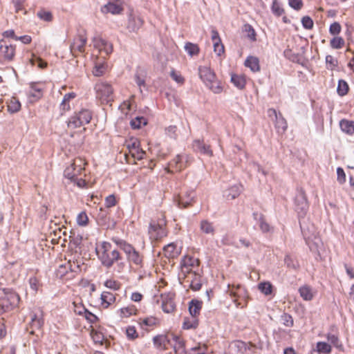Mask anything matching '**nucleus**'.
I'll return each mask as SVG.
<instances>
[{
    "label": "nucleus",
    "instance_id": "1",
    "mask_svg": "<svg viewBox=\"0 0 354 354\" xmlns=\"http://www.w3.org/2000/svg\"><path fill=\"white\" fill-rule=\"evenodd\" d=\"M86 161L84 158L77 157L64 170V176L71 182H74L79 187H84L86 185V181L81 177L84 171Z\"/></svg>",
    "mask_w": 354,
    "mask_h": 354
},
{
    "label": "nucleus",
    "instance_id": "2",
    "mask_svg": "<svg viewBox=\"0 0 354 354\" xmlns=\"http://www.w3.org/2000/svg\"><path fill=\"white\" fill-rule=\"evenodd\" d=\"M95 251L102 264L107 268L113 267V261L120 254L117 250L112 249L111 244L106 241L97 243Z\"/></svg>",
    "mask_w": 354,
    "mask_h": 354
},
{
    "label": "nucleus",
    "instance_id": "3",
    "mask_svg": "<svg viewBox=\"0 0 354 354\" xmlns=\"http://www.w3.org/2000/svg\"><path fill=\"white\" fill-rule=\"evenodd\" d=\"M95 97L101 104H109L113 101V88L107 82L99 81L94 86Z\"/></svg>",
    "mask_w": 354,
    "mask_h": 354
},
{
    "label": "nucleus",
    "instance_id": "4",
    "mask_svg": "<svg viewBox=\"0 0 354 354\" xmlns=\"http://www.w3.org/2000/svg\"><path fill=\"white\" fill-rule=\"evenodd\" d=\"M227 292L232 297H234V303L236 308H243L246 306V304H242L238 301L239 299L247 300L248 298V293L244 287L241 285H228Z\"/></svg>",
    "mask_w": 354,
    "mask_h": 354
},
{
    "label": "nucleus",
    "instance_id": "5",
    "mask_svg": "<svg viewBox=\"0 0 354 354\" xmlns=\"http://www.w3.org/2000/svg\"><path fill=\"white\" fill-rule=\"evenodd\" d=\"M20 301L19 295L15 292H8L0 299V313L17 307Z\"/></svg>",
    "mask_w": 354,
    "mask_h": 354
},
{
    "label": "nucleus",
    "instance_id": "6",
    "mask_svg": "<svg viewBox=\"0 0 354 354\" xmlns=\"http://www.w3.org/2000/svg\"><path fill=\"white\" fill-rule=\"evenodd\" d=\"M190 161V157L187 154H179L177 155L169 164L168 171L174 172L180 171L185 168L189 162Z\"/></svg>",
    "mask_w": 354,
    "mask_h": 354
},
{
    "label": "nucleus",
    "instance_id": "7",
    "mask_svg": "<svg viewBox=\"0 0 354 354\" xmlns=\"http://www.w3.org/2000/svg\"><path fill=\"white\" fill-rule=\"evenodd\" d=\"M120 248L124 252L128 260L131 263L138 266H142V257L134 249L133 246L128 243H123L121 244Z\"/></svg>",
    "mask_w": 354,
    "mask_h": 354
},
{
    "label": "nucleus",
    "instance_id": "8",
    "mask_svg": "<svg viewBox=\"0 0 354 354\" xmlns=\"http://www.w3.org/2000/svg\"><path fill=\"white\" fill-rule=\"evenodd\" d=\"M67 235L66 228L62 229L55 225V229L50 232L48 239L53 244L61 243L63 245L67 241Z\"/></svg>",
    "mask_w": 354,
    "mask_h": 354
},
{
    "label": "nucleus",
    "instance_id": "9",
    "mask_svg": "<svg viewBox=\"0 0 354 354\" xmlns=\"http://www.w3.org/2000/svg\"><path fill=\"white\" fill-rule=\"evenodd\" d=\"M199 261L196 258L190 256H185L181 262V272L187 274L198 270Z\"/></svg>",
    "mask_w": 354,
    "mask_h": 354
},
{
    "label": "nucleus",
    "instance_id": "10",
    "mask_svg": "<svg viewBox=\"0 0 354 354\" xmlns=\"http://www.w3.org/2000/svg\"><path fill=\"white\" fill-rule=\"evenodd\" d=\"M165 222L161 221L160 223H156L153 221L150 223L149 228V234L150 238L153 240H157L166 235L165 229Z\"/></svg>",
    "mask_w": 354,
    "mask_h": 354
},
{
    "label": "nucleus",
    "instance_id": "11",
    "mask_svg": "<svg viewBox=\"0 0 354 354\" xmlns=\"http://www.w3.org/2000/svg\"><path fill=\"white\" fill-rule=\"evenodd\" d=\"M15 54V46L4 41H0V62L12 59Z\"/></svg>",
    "mask_w": 354,
    "mask_h": 354
},
{
    "label": "nucleus",
    "instance_id": "12",
    "mask_svg": "<svg viewBox=\"0 0 354 354\" xmlns=\"http://www.w3.org/2000/svg\"><path fill=\"white\" fill-rule=\"evenodd\" d=\"M127 147L130 155L136 160H141L144 158L145 152L140 148V142L132 138L127 142Z\"/></svg>",
    "mask_w": 354,
    "mask_h": 354
},
{
    "label": "nucleus",
    "instance_id": "13",
    "mask_svg": "<svg viewBox=\"0 0 354 354\" xmlns=\"http://www.w3.org/2000/svg\"><path fill=\"white\" fill-rule=\"evenodd\" d=\"M137 323L141 329L145 330H150L156 327H158L160 324V319L155 316H147L144 317H140L137 320Z\"/></svg>",
    "mask_w": 354,
    "mask_h": 354
},
{
    "label": "nucleus",
    "instance_id": "14",
    "mask_svg": "<svg viewBox=\"0 0 354 354\" xmlns=\"http://www.w3.org/2000/svg\"><path fill=\"white\" fill-rule=\"evenodd\" d=\"M73 310L77 315L83 316L88 322L94 324L97 321V317L86 309L80 301H75L73 303Z\"/></svg>",
    "mask_w": 354,
    "mask_h": 354
},
{
    "label": "nucleus",
    "instance_id": "15",
    "mask_svg": "<svg viewBox=\"0 0 354 354\" xmlns=\"http://www.w3.org/2000/svg\"><path fill=\"white\" fill-rule=\"evenodd\" d=\"M93 43L94 48L102 55V58L109 55L113 50L112 45L101 37H95Z\"/></svg>",
    "mask_w": 354,
    "mask_h": 354
},
{
    "label": "nucleus",
    "instance_id": "16",
    "mask_svg": "<svg viewBox=\"0 0 354 354\" xmlns=\"http://www.w3.org/2000/svg\"><path fill=\"white\" fill-rule=\"evenodd\" d=\"M295 210L299 217H303L306 215L308 209V204L305 195L303 193H299L295 198Z\"/></svg>",
    "mask_w": 354,
    "mask_h": 354
},
{
    "label": "nucleus",
    "instance_id": "17",
    "mask_svg": "<svg viewBox=\"0 0 354 354\" xmlns=\"http://www.w3.org/2000/svg\"><path fill=\"white\" fill-rule=\"evenodd\" d=\"M162 309L166 313H171L175 310V303L174 301V295L173 293H167L161 295Z\"/></svg>",
    "mask_w": 354,
    "mask_h": 354
},
{
    "label": "nucleus",
    "instance_id": "18",
    "mask_svg": "<svg viewBox=\"0 0 354 354\" xmlns=\"http://www.w3.org/2000/svg\"><path fill=\"white\" fill-rule=\"evenodd\" d=\"M122 11L123 6L120 1L109 2L101 8V12L103 14L120 15Z\"/></svg>",
    "mask_w": 354,
    "mask_h": 354
},
{
    "label": "nucleus",
    "instance_id": "19",
    "mask_svg": "<svg viewBox=\"0 0 354 354\" xmlns=\"http://www.w3.org/2000/svg\"><path fill=\"white\" fill-rule=\"evenodd\" d=\"M185 282L189 284L190 288L193 290H198L201 288V276L196 271L185 274Z\"/></svg>",
    "mask_w": 354,
    "mask_h": 354
},
{
    "label": "nucleus",
    "instance_id": "20",
    "mask_svg": "<svg viewBox=\"0 0 354 354\" xmlns=\"http://www.w3.org/2000/svg\"><path fill=\"white\" fill-rule=\"evenodd\" d=\"M199 76L205 84L212 82L216 77L214 71L207 66H200L198 68Z\"/></svg>",
    "mask_w": 354,
    "mask_h": 354
},
{
    "label": "nucleus",
    "instance_id": "21",
    "mask_svg": "<svg viewBox=\"0 0 354 354\" xmlns=\"http://www.w3.org/2000/svg\"><path fill=\"white\" fill-rule=\"evenodd\" d=\"M86 39L82 36L79 35L75 38L73 44L71 46V50L73 54L76 53H82L84 50Z\"/></svg>",
    "mask_w": 354,
    "mask_h": 354
},
{
    "label": "nucleus",
    "instance_id": "22",
    "mask_svg": "<svg viewBox=\"0 0 354 354\" xmlns=\"http://www.w3.org/2000/svg\"><path fill=\"white\" fill-rule=\"evenodd\" d=\"M108 65L104 61V58L97 57L95 61V66L93 70V74L96 77L103 75L107 71Z\"/></svg>",
    "mask_w": 354,
    "mask_h": 354
},
{
    "label": "nucleus",
    "instance_id": "23",
    "mask_svg": "<svg viewBox=\"0 0 354 354\" xmlns=\"http://www.w3.org/2000/svg\"><path fill=\"white\" fill-rule=\"evenodd\" d=\"M243 190V187L240 184H234L223 192V196L227 200H234L238 197Z\"/></svg>",
    "mask_w": 354,
    "mask_h": 354
},
{
    "label": "nucleus",
    "instance_id": "24",
    "mask_svg": "<svg viewBox=\"0 0 354 354\" xmlns=\"http://www.w3.org/2000/svg\"><path fill=\"white\" fill-rule=\"evenodd\" d=\"M154 346L159 350H167V345L170 344L169 337L165 335H158L153 338Z\"/></svg>",
    "mask_w": 354,
    "mask_h": 354
},
{
    "label": "nucleus",
    "instance_id": "25",
    "mask_svg": "<svg viewBox=\"0 0 354 354\" xmlns=\"http://www.w3.org/2000/svg\"><path fill=\"white\" fill-rule=\"evenodd\" d=\"M43 95L42 88L38 84L32 83L30 84V90L28 93L29 100L34 102L40 99Z\"/></svg>",
    "mask_w": 354,
    "mask_h": 354
},
{
    "label": "nucleus",
    "instance_id": "26",
    "mask_svg": "<svg viewBox=\"0 0 354 354\" xmlns=\"http://www.w3.org/2000/svg\"><path fill=\"white\" fill-rule=\"evenodd\" d=\"M193 149L195 151L208 156H212V151L209 146L205 145L203 141L199 140H195L193 143Z\"/></svg>",
    "mask_w": 354,
    "mask_h": 354
},
{
    "label": "nucleus",
    "instance_id": "27",
    "mask_svg": "<svg viewBox=\"0 0 354 354\" xmlns=\"http://www.w3.org/2000/svg\"><path fill=\"white\" fill-rule=\"evenodd\" d=\"M299 292L301 297L305 301H311L316 294V291L308 285L301 286L299 288Z\"/></svg>",
    "mask_w": 354,
    "mask_h": 354
},
{
    "label": "nucleus",
    "instance_id": "28",
    "mask_svg": "<svg viewBox=\"0 0 354 354\" xmlns=\"http://www.w3.org/2000/svg\"><path fill=\"white\" fill-rule=\"evenodd\" d=\"M143 21L139 16L131 15L129 19L127 28L130 32H136L141 28Z\"/></svg>",
    "mask_w": 354,
    "mask_h": 354
},
{
    "label": "nucleus",
    "instance_id": "29",
    "mask_svg": "<svg viewBox=\"0 0 354 354\" xmlns=\"http://www.w3.org/2000/svg\"><path fill=\"white\" fill-rule=\"evenodd\" d=\"M138 309L134 305H129L121 308L117 311V314L120 318H128L137 314Z\"/></svg>",
    "mask_w": 354,
    "mask_h": 354
},
{
    "label": "nucleus",
    "instance_id": "30",
    "mask_svg": "<svg viewBox=\"0 0 354 354\" xmlns=\"http://www.w3.org/2000/svg\"><path fill=\"white\" fill-rule=\"evenodd\" d=\"M180 252V249L174 243H171L163 248V253L167 258H174L177 257Z\"/></svg>",
    "mask_w": 354,
    "mask_h": 354
},
{
    "label": "nucleus",
    "instance_id": "31",
    "mask_svg": "<svg viewBox=\"0 0 354 354\" xmlns=\"http://www.w3.org/2000/svg\"><path fill=\"white\" fill-rule=\"evenodd\" d=\"M331 345L324 342H318L316 346L313 348L311 354L317 353L318 354H329L331 352Z\"/></svg>",
    "mask_w": 354,
    "mask_h": 354
},
{
    "label": "nucleus",
    "instance_id": "32",
    "mask_svg": "<svg viewBox=\"0 0 354 354\" xmlns=\"http://www.w3.org/2000/svg\"><path fill=\"white\" fill-rule=\"evenodd\" d=\"M203 302L197 299H192L189 304V311L192 317H196L201 312Z\"/></svg>",
    "mask_w": 354,
    "mask_h": 354
},
{
    "label": "nucleus",
    "instance_id": "33",
    "mask_svg": "<svg viewBox=\"0 0 354 354\" xmlns=\"http://www.w3.org/2000/svg\"><path fill=\"white\" fill-rule=\"evenodd\" d=\"M101 305L104 308H107L115 301V296L110 292H103L101 295Z\"/></svg>",
    "mask_w": 354,
    "mask_h": 354
},
{
    "label": "nucleus",
    "instance_id": "34",
    "mask_svg": "<svg viewBox=\"0 0 354 354\" xmlns=\"http://www.w3.org/2000/svg\"><path fill=\"white\" fill-rule=\"evenodd\" d=\"M114 272L120 274L124 272L127 268V263L124 258L120 254L116 260L113 261Z\"/></svg>",
    "mask_w": 354,
    "mask_h": 354
},
{
    "label": "nucleus",
    "instance_id": "35",
    "mask_svg": "<svg viewBox=\"0 0 354 354\" xmlns=\"http://www.w3.org/2000/svg\"><path fill=\"white\" fill-rule=\"evenodd\" d=\"M245 66L249 68L252 72H257L260 70L259 60L254 56L248 57L245 61Z\"/></svg>",
    "mask_w": 354,
    "mask_h": 354
},
{
    "label": "nucleus",
    "instance_id": "36",
    "mask_svg": "<svg viewBox=\"0 0 354 354\" xmlns=\"http://www.w3.org/2000/svg\"><path fill=\"white\" fill-rule=\"evenodd\" d=\"M195 194L194 191L186 192L180 196L179 205L183 207H187L192 203Z\"/></svg>",
    "mask_w": 354,
    "mask_h": 354
},
{
    "label": "nucleus",
    "instance_id": "37",
    "mask_svg": "<svg viewBox=\"0 0 354 354\" xmlns=\"http://www.w3.org/2000/svg\"><path fill=\"white\" fill-rule=\"evenodd\" d=\"M306 243L309 245L310 250L314 252L319 253L323 246V243L321 239L316 236H315L313 240H310L308 237L306 240Z\"/></svg>",
    "mask_w": 354,
    "mask_h": 354
},
{
    "label": "nucleus",
    "instance_id": "38",
    "mask_svg": "<svg viewBox=\"0 0 354 354\" xmlns=\"http://www.w3.org/2000/svg\"><path fill=\"white\" fill-rule=\"evenodd\" d=\"M274 122L278 133L282 134L286 131L288 127L286 120L280 113L278 118Z\"/></svg>",
    "mask_w": 354,
    "mask_h": 354
},
{
    "label": "nucleus",
    "instance_id": "39",
    "mask_svg": "<svg viewBox=\"0 0 354 354\" xmlns=\"http://www.w3.org/2000/svg\"><path fill=\"white\" fill-rule=\"evenodd\" d=\"M341 130L348 135L354 133V121L342 120L339 122Z\"/></svg>",
    "mask_w": 354,
    "mask_h": 354
},
{
    "label": "nucleus",
    "instance_id": "40",
    "mask_svg": "<svg viewBox=\"0 0 354 354\" xmlns=\"http://www.w3.org/2000/svg\"><path fill=\"white\" fill-rule=\"evenodd\" d=\"M75 115L79 120L78 124H82L83 126L89 123L92 118L91 111L87 109H83Z\"/></svg>",
    "mask_w": 354,
    "mask_h": 354
},
{
    "label": "nucleus",
    "instance_id": "41",
    "mask_svg": "<svg viewBox=\"0 0 354 354\" xmlns=\"http://www.w3.org/2000/svg\"><path fill=\"white\" fill-rule=\"evenodd\" d=\"M43 324V312L41 310H38L32 317L31 326L35 328H41Z\"/></svg>",
    "mask_w": 354,
    "mask_h": 354
},
{
    "label": "nucleus",
    "instance_id": "42",
    "mask_svg": "<svg viewBox=\"0 0 354 354\" xmlns=\"http://www.w3.org/2000/svg\"><path fill=\"white\" fill-rule=\"evenodd\" d=\"M232 83L239 89H242L245 86V77L242 75L232 74L231 75Z\"/></svg>",
    "mask_w": 354,
    "mask_h": 354
},
{
    "label": "nucleus",
    "instance_id": "43",
    "mask_svg": "<svg viewBox=\"0 0 354 354\" xmlns=\"http://www.w3.org/2000/svg\"><path fill=\"white\" fill-rule=\"evenodd\" d=\"M7 104L8 111L11 113H17L21 109V103L15 97H12Z\"/></svg>",
    "mask_w": 354,
    "mask_h": 354
},
{
    "label": "nucleus",
    "instance_id": "44",
    "mask_svg": "<svg viewBox=\"0 0 354 354\" xmlns=\"http://www.w3.org/2000/svg\"><path fill=\"white\" fill-rule=\"evenodd\" d=\"M133 97H134L132 96L130 100L123 102V103L121 104L120 106V109L121 110L122 113L125 115H129L131 111L135 109V106L133 104Z\"/></svg>",
    "mask_w": 354,
    "mask_h": 354
},
{
    "label": "nucleus",
    "instance_id": "45",
    "mask_svg": "<svg viewBox=\"0 0 354 354\" xmlns=\"http://www.w3.org/2000/svg\"><path fill=\"white\" fill-rule=\"evenodd\" d=\"M200 229L203 233L210 235H213L215 231L213 223L207 220L201 221L200 223Z\"/></svg>",
    "mask_w": 354,
    "mask_h": 354
},
{
    "label": "nucleus",
    "instance_id": "46",
    "mask_svg": "<svg viewBox=\"0 0 354 354\" xmlns=\"http://www.w3.org/2000/svg\"><path fill=\"white\" fill-rule=\"evenodd\" d=\"M206 86H207L213 93H221L223 90V87L222 86L221 82L217 80L216 77L214 78V80H212V82H208L207 84H205Z\"/></svg>",
    "mask_w": 354,
    "mask_h": 354
},
{
    "label": "nucleus",
    "instance_id": "47",
    "mask_svg": "<svg viewBox=\"0 0 354 354\" xmlns=\"http://www.w3.org/2000/svg\"><path fill=\"white\" fill-rule=\"evenodd\" d=\"M92 329L91 331V336L93 339L94 342L96 344H102L104 340V335L102 330L95 328L93 326H91Z\"/></svg>",
    "mask_w": 354,
    "mask_h": 354
},
{
    "label": "nucleus",
    "instance_id": "48",
    "mask_svg": "<svg viewBox=\"0 0 354 354\" xmlns=\"http://www.w3.org/2000/svg\"><path fill=\"white\" fill-rule=\"evenodd\" d=\"M29 63L31 64V66L37 65L39 68H44L47 66L46 62L34 54L31 55V57L29 59Z\"/></svg>",
    "mask_w": 354,
    "mask_h": 354
},
{
    "label": "nucleus",
    "instance_id": "49",
    "mask_svg": "<svg viewBox=\"0 0 354 354\" xmlns=\"http://www.w3.org/2000/svg\"><path fill=\"white\" fill-rule=\"evenodd\" d=\"M185 50L190 56L197 55L200 50L197 44L191 42L185 44Z\"/></svg>",
    "mask_w": 354,
    "mask_h": 354
},
{
    "label": "nucleus",
    "instance_id": "50",
    "mask_svg": "<svg viewBox=\"0 0 354 354\" xmlns=\"http://www.w3.org/2000/svg\"><path fill=\"white\" fill-rule=\"evenodd\" d=\"M344 44V39L341 37H334L330 41V46L333 49H340Z\"/></svg>",
    "mask_w": 354,
    "mask_h": 354
},
{
    "label": "nucleus",
    "instance_id": "51",
    "mask_svg": "<svg viewBox=\"0 0 354 354\" xmlns=\"http://www.w3.org/2000/svg\"><path fill=\"white\" fill-rule=\"evenodd\" d=\"M133 129H140L147 124V120L144 117H136L133 119L131 122Z\"/></svg>",
    "mask_w": 354,
    "mask_h": 354
},
{
    "label": "nucleus",
    "instance_id": "52",
    "mask_svg": "<svg viewBox=\"0 0 354 354\" xmlns=\"http://www.w3.org/2000/svg\"><path fill=\"white\" fill-rule=\"evenodd\" d=\"M77 118V116L74 114L68 119L67 122V127L70 130L80 128L82 126H83L82 124H78L79 120Z\"/></svg>",
    "mask_w": 354,
    "mask_h": 354
},
{
    "label": "nucleus",
    "instance_id": "53",
    "mask_svg": "<svg viewBox=\"0 0 354 354\" xmlns=\"http://www.w3.org/2000/svg\"><path fill=\"white\" fill-rule=\"evenodd\" d=\"M198 326V321L196 317H192V318H185L183 322L184 329H192L195 328Z\"/></svg>",
    "mask_w": 354,
    "mask_h": 354
},
{
    "label": "nucleus",
    "instance_id": "54",
    "mask_svg": "<svg viewBox=\"0 0 354 354\" xmlns=\"http://www.w3.org/2000/svg\"><path fill=\"white\" fill-rule=\"evenodd\" d=\"M259 290L266 295L272 293V286L270 282H261L258 286Z\"/></svg>",
    "mask_w": 354,
    "mask_h": 354
},
{
    "label": "nucleus",
    "instance_id": "55",
    "mask_svg": "<svg viewBox=\"0 0 354 354\" xmlns=\"http://www.w3.org/2000/svg\"><path fill=\"white\" fill-rule=\"evenodd\" d=\"M337 93L339 95L344 96L345 95L348 91V86L346 82L344 80H339L338 86H337Z\"/></svg>",
    "mask_w": 354,
    "mask_h": 354
},
{
    "label": "nucleus",
    "instance_id": "56",
    "mask_svg": "<svg viewBox=\"0 0 354 354\" xmlns=\"http://www.w3.org/2000/svg\"><path fill=\"white\" fill-rule=\"evenodd\" d=\"M207 346L204 344H198L196 346L192 347L189 351V354H206Z\"/></svg>",
    "mask_w": 354,
    "mask_h": 354
},
{
    "label": "nucleus",
    "instance_id": "57",
    "mask_svg": "<svg viewBox=\"0 0 354 354\" xmlns=\"http://www.w3.org/2000/svg\"><path fill=\"white\" fill-rule=\"evenodd\" d=\"M337 59L332 55H327L326 57V64L328 69L331 71L334 70L337 66Z\"/></svg>",
    "mask_w": 354,
    "mask_h": 354
},
{
    "label": "nucleus",
    "instance_id": "58",
    "mask_svg": "<svg viewBox=\"0 0 354 354\" xmlns=\"http://www.w3.org/2000/svg\"><path fill=\"white\" fill-rule=\"evenodd\" d=\"M126 335L129 339L133 340L138 337V333L135 326H129L126 329Z\"/></svg>",
    "mask_w": 354,
    "mask_h": 354
},
{
    "label": "nucleus",
    "instance_id": "59",
    "mask_svg": "<svg viewBox=\"0 0 354 354\" xmlns=\"http://www.w3.org/2000/svg\"><path fill=\"white\" fill-rule=\"evenodd\" d=\"M88 222V218L85 212H81L77 216V223L80 226H86Z\"/></svg>",
    "mask_w": 354,
    "mask_h": 354
},
{
    "label": "nucleus",
    "instance_id": "60",
    "mask_svg": "<svg viewBox=\"0 0 354 354\" xmlns=\"http://www.w3.org/2000/svg\"><path fill=\"white\" fill-rule=\"evenodd\" d=\"M272 11L277 16H281L283 13V9L281 7V5L277 0L273 1Z\"/></svg>",
    "mask_w": 354,
    "mask_h": 354
},
{
    "label": "nucleus",
    "instance_id": "61",
    "mask_svg": "<svg viewBox=\"0 0 354 354\" xmlns=\"http://www.w3.org/2000/svg\"><path fill=\"white\" fill-rule=\"evenodd\" d=\"M244 30L247 33L246 37L254 41L256 40V32L254 28L250 25H245L244 26Z\"/></svg>",
    "mask_w": 354,
    "mask_h": 354
},
{
    "label": "nucleus",
    "instance_id": "62",
    "mask_svg": "<svg viewBox=\"0 0 354 354\" xmlns=\"http://www.w3.org/2000/svg\"><path fill=\"white\" fill-rule=\"evenodd\" d=\"M37 17L45 21H50L53 16L50 12L46 10H40L37 12Z\"/></svg>",
    "mask_w": 354,
    "mask_h": 354
},
{
    "label": "nucleus",
    "instance_id": "63",
    "mask_svg": "<svg viewBox=\"0 0 354 354\" xmlns=\"http://www.w3.org/2000/svg\"><path fill=\"white\" fill-rule=\"evenodd\" d=\"M170 76L176 83L180 84L184 83V78L179 72L172 70L170 73Z\"/></svg>",
    "mask_w": 354,
    "mask_h": 354
},
{
    "label": "nucleus",
    "instance_id": "64",
    "mask_svg": "<svg viewBox=\"0 0 354 354\" xmlns=\"http://www.w3.org/2000/svg\"><path fill=\"white\" fill-rule=\"evenodd\" d=\"M342 30V27L338 22L333 23L329 28V32L333 35H338Z\"/></svg>",
    "mask_w": 354,
    "mask_h": 354
}]
</instances>
